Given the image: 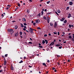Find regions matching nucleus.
<instances>
[{
  "mask_svg": "<svg viewBox=\"0 0 74 74\" xmlns=\"http://www.w3.org/2000/svg\"><path fill=\"white\" fill-rule=\"evenodd\" d=\"M15 36H18V32H17L15 34Z\"/></svg>",
  "mask_w": 74,
  "mask_h": 74,
  "instance_id": "nucleus-11",
  "label": "nucleus"
},
{
  "mask_svg": "<svg viewBox=\"0 0 74 74\" xmlns=\"http://www.w3.org/2000/svg\"><path fill=\"white\" fill-rule=\"evenodd\" d=\"M35 25H36V23H34L33 25H34V26H35Z\"/></svg>",
  "mask_w": 74,
  "mask_h": 74,
  "instance_id": "nucleus-44",
  "label": "nucleus"
},
{
  "mask_svg": "<svg viewBox=\"0 0 74 74\" xmlns=\"http://www.w3.org/2000/svg\"><path fill=\"white\" fill-rule=\"evenodd\" d=\"M68 62H70V60H68Z\"/></svg>",
  "mask_w": 74,
  "mask_h": 74,
  "instance_id": "nucleus-61",
  "label": "nucleus"
},
{
  "mask_svg": "<svg viewBox=\"0 0 74 74\" xmlns=\"http://www.w3.org/2000/svg\"><path fill=\"white\" fill-rule=\"evenodd\" d=\"M56 14H57V15H59V14H58V12H56Z\"/></svg>",
  "mask_w": 74,
  "mask_h": 74,
  "instance_id": "nucleus-41",
  "label": "nucleus"
},
{
  "mask_svg": "<svg viewBox=\"0 0 74 74\" xmlns=\"http://www.w3.org/2000/svg\"><path fill=\"white\" fill-rule=\"evenodd\" d=\"M13 30L12 29H8V31L9 32H12Z\"/></svg>",
  "mask_w": 74,
  "mask_h": 74,
  "instance_id": "nucleus-2",
  "label": "nucleus"
},
{
  "mask_svg": "<svg viewBox=\"0 0 74 74\" xmlns=\"http://www.w3.org/2000/svg\"><path fill=\"white\" fill-rule=\"evenodd\" d=\"M58 13H60V10H58Z\"/></svg>",
  "mask_w": 74,
  "mask_h": 74,
  "instance_id": "nucleus-23",
  "label": "nucleus"
},
{
  "mask_svg": "<svg viewBox=\"0 0 74 74\" xmlns=\"http://www.w3.org/2000/svg\"><path fill=\"white\" fill-rule=\"evenodd\" d=\"M69 38H71V36H69Z\"/></svg>",
  "mask_w": 74,
  "mask_h": 74,
  "instance_id": "nucleus-36",
  "label": "nucleus"
},
{
  "mask_svg": "<svg viewBox=\"0 0 74 74\" xmlns=\"http://www.w3.org/2000/svg\"><path fill=\"white\" fill-rule=\"evenodd\" d=\"M23 21H26V19L25 18H23Z\"/></svg>",
  "mask_w": 74,
  "mask_h": 74,
  "instance_id": "nucleus-19",
  "label": "nucleus"
},
{
  "mask_svg": "<svg viewBox=\"0 0 74 74\" xmlns=\"http://www.w3.org/2000/svg\"><path fill=\"white\" fill-rule=\"evenodd\" d=\"M57 27V24L56 23V22H55L54 24V27Z\"/></svg>",
  "mask_w": 74,
  "mask_h": 74,
  "instance_id": "nucleus-7",
  "label": "nucleus"
},
{
  "mask_svg": "<svg viewBox=\"0 0 74 74\" xmlns=\"http://www.w3.org/2000/svg\"><path fill=\"white\" fill-rule=\"evenodd\" d=\"M27 13L29 14V12H30V11L29 10H27Z\"/></svg>",
  "mask_w": 74,
  "mask_h": 74,
  "instance_id": "nucleus-21",
  "label": "nucleus"
},
{
  "mask_svg": "<svg viewBox=\"0 0 74 74\" xmlns=\"http://www.w3.org/2000/svg\"><path fill=\"white\" fill-rule=\"evenodd\" d=\"M72 41H74V39H72Z\"/></svg>",
  "mask_w": 74,
  "mask_h": 74,
  "instance_id": "nucleus-64",
  "label": "nucleus"
},
{
  "mask_svg": "<svg viewBox=\"0 0 74 74\" xmlns=\"http://www.w3.org/2000/svg\"><path fill=\"white\" fill-rule=\"evenodd\" d=\"M45 12H47V9H45Z\"/></svg>",
  "mask_w": 74,
  "mask_h": 74,
  "instance_id": "nucleus-51",
  "label": "nucleus"
},
{
  "mask_svg": "<svg viewBox=\"0 0 74 74\" xmlns=\"http://www.w3.org/2000/svg\"><path fill=\"white\" fill-rule=\"evenodd\" d=\"M47 62H48V63H49V62H50V61H49V60H48L47 61Z\"/></svg>",
  "mask_w": 74,
  "mask_h": 74,
  "instance_id": "nucleus-45",
  "label": "nucleus"
},
{
  "mask_svg": "<svg viewBox=\"0 0 74 74\" xmlns=\"http://www.w3.org/2000/svg\"><path fill=\"white\" fill-rule=\"evenodd\" d=\"M60 33H59V32H58V36H59V34H60Z\"/></svg>",
  "mask_w": 74,
  "mask_h": 74,
  "instance_id": "nucleus-43",
  "label": "nucleus"
},
{
  "mask_svg": "<svg viewBox=\"0 0 74 74\" xmlns=\"http://www.w3.org/2000/svg\"><path fill=\"white\" fill-rule=\"evenodd\" d=\"M26 57L25 56V57H24V59H26Z\"/></svg>",
  "mask_w": 74,
  "mask_h": 74,
  "instance_id": "nucleus-57",
  "label": "nucleus"
},
{
  "mask_svg": "<svg viewBox=\"0 0 74 74\" xmlns=\"http://www.w3.org/2000/svg\"><path fill=\"white\" fill-rule=\"evenodd\" d=\"M29 44H32L33 43L32 42H28Z\"/></svg>",
  "mask_w": 74,
  "mask_h": 74,
  "instance_id": "nucleus-27",
  "label": "nucleus"
},
{
  "mask_svg": "<svg viewBox=\"0 0 74 74\" xmlns=\"http://www.w3.org/2000/svg\"><path fill=\"white\" fill-rule=\"evenodd\" d=\"M73 38H74V34H73Z\"/></svg>",
  "mask_w": 74,
  "mask_h": 74,
  "instance_id": "nucleus-54",
  "label": "nucleus"
},
{
  "mask_svg": "<svg viewBox=\"0 0 74 74\" xmlns=\"http://www.w3.org/2000/svg\"><path fill=\"white\" fill-rule=\"evenodd\" d=\"M18 29V26H15V29Z\"/></svg>",
  "mask_w": 74,
  "mask_h": 74,
  "instance_id": "nucleus-22",
  "label": "nucleus"
},
{
  "mask_svg": "<svg viewBox=\"0 0 74 74\" xmlns=\"http://www.w3.org/2000/svg\"><path fill=\"white\" fill-rule=\"evenodd\" d=\"M47 15H50V14H51V13H47Z\"/></svg>",
  "mask_w": 74,
  "mask_h": 74,
  "instance_id": "nucleus-26",
  "label": "nucleus"
},
{
  "mask_svg": "<svg viewBox=\"0 0 74 74\" xmlns=\"http://www.w3.org/2000/svg\"><path fill=\"white\" fill-rule=\"evenodd\" d=\"M24 28H25V29H26V26H24Z\"/></svg>",
  "mask_w": 74,
  "mask_h": 74,
  "instance_id": "nucleus-50",
  "label": "nucleus"
},
{
  "mask_svg": "<svg viewBox=\"0 0 74 74\" xmlns=\"http://www.w3.org/2000/svg\"><path fill=\"white\" fill-rule=\"evenodd\" d=\"M55 46L56 47H60L61 46V45L60 44H58V45H55Z\"/></svg>",
  "mask_w": 74,
  "mask_h": 74,
  "instance_id": "nucleus-8",
  "label": "nucleus"
},
{
  "mask_svg": "<svg viewBox=\"0 0 74 74\" xmlns=\"http://www.w3.org/2000/svg\"><path fill=\"white\" fill-rule=\"evenodd\" d=\"M60 56H59V55H58L57 56V57H60Z\"/></svg>",
  "mask_w": 74,
  "mask_h": 74,
  "instance_id": "nucleus-56",
  "label": "nucleus"
},
{
  "mask_svg": "<svg viewBox=\"0 0 74 74\" xmlns=\"http://www.w3.org/2000/svg\"><path fill=\"white\" fill-rule=\"evenodd\" d=\"M40 22V20H37L35 21V22H36V23H39Z\"/></svg>",
  "mask_w": 74,
  "mask_h": 74,
  "instance_id": "nucleus-5",
  "label": "nucleus"
},
{
  "mask_svg": "<svg viewBox=\"0 0 74 74\" xmlns=\"http://www.w3.org/2000/svg\"><path fill=\"white\" fill-rule=\"evenodd\" d=\"M47 22L48 23H49V17H48L47 18Z\"/></svg>",
  "mask_w": 74,
  "mask_h": 74,
  "instance_id": "nucleus-9",
  "label": "nucleus"
},
{
  "mask_svg": "<svg viewBox=\"0 0 74 74\" xmlns=\"http://www.w3.org/2000/svg\"><path fill=\"white\" fill-rule=\"evenodd\" d=\"M62 47H59V49H62Z\"/></svg>",
  "mask_w": 74,
  "mask_h": 74,
  "instance_id": "nucleus-40",
  "label": "nucleus"
},
{
  "mask_svg": "<svg viewBox=\"0 0 74 74\" xmlns=\"http://www.w3.org/2000/svg\"><path fill=\"white\" fill-rule=\"evenodd\" d=\"M42 44H45V41H44V40H43L42 41Z\"/></svg>",
  "mask_w": 74,
  "mask_h": 74,
  "instance_id": "nucleus-17",
  "label": "nucleus"
},
{
  "mask_svg": "<svg viewBox=\"0 0 74 74\" xmlns=\"http://www.w3.org/2000/svg\"><path fill=\"white\" fill-rule=\"evenodd\" d=\"M49 3H50V1H47V4H49Z\"/></svg>",
  "mask_w": 74,
  "mask_h": 74,
  "instance_id": "nucleus-33",
  "label": "nucleus"
},
{
  "mask_svg": "<svg viewBox=\"0 0 74 74\" xmlns=\"http://www.w3.org/2000/svg\"><path fill=\"white\" fill-rule=\"evenodd\" d=\"M54 71L55 72H56V70H54Z\"/></svg>",
  "mask_w": 74,
  "mask_h": 74,
  "instance_id": "nucleus-62",
  "label": "nucleus"
},
{
  "mask_svg": "<svg viewBox=\"0 0 74 74\" xmlns=\"http://www.w3.org/2000/svg\"><path fill=\"white\" fill-rule=\"evenodd\" d=\"M23 30H24L25 31H26V29L25 28H23Z\"/></svg>",
  "mask_w": 74,
  "mask_h": 74,
  "instance_id": "nucleus-49",
  "label": "nucleus"
},
{
  "mask_svg": "<svg viewBox=\"0 0 74 74\" xmlns=\"http://www.w3.org/2000/svg\"><path fill=\"white\" fill-rule=\"evenodd\" d=\"M63 43H66V41H65L63 42Z\"/></svg>",
  "mask_w": 74,
  "mask_h": 74,
  "instance_id": "nucleus-60",
  "label": "nucleus"
},
{
  "mask_svg": "<svg viewBox=\"0 0 74 74\" xmlns=\"http://www.w3.org/2000/svg\"><path fill=\"white\" fill-rule=\"evenodd\" d=\"M45 42H46V44H48V40H45Z\"/></svg>",
  "mask_w": 74,
  "mask_h": 74,
  "instance_id": "nucleus-14",
  "label": "nucleus"
},
{
  "mask_svg": "<svg viewBox=\"0 0 74 74\" xmlns=\"http://www.w3.org/2000/svg\"><path fill=\"white\" fill-rule=\"evenodd\" d=\"M52 69L53 70H55V68L54 67H53Z\"/></svg>",
  "mask_w": 74,
  "mask_h": 74,
  "instance_id": "nucleus-52",
  "label": "nucleus"
},
{
  "mask_svg": "<svg viewBox=\"0 0 74 74\" xmlns=\"http://www.w3.org/2000/svg\"><path fill=\"white\" fill-rule=\"evenodd\" d=\"M9 8H10V7H8L6 8V10H8Z\"/></svg>",
  "mask_w": 74,
  "mask_h": 74,
  "instance_id": "nucleus-47",
  "label": "nucleus"
},
{
  "mask_svg": "<svg viewBox=\"0 0 74 74\" xmlns=\"http://www.w3.org/2000/svg\"><path fill=\"white\" fill-rule=\"evenodd\" d=\"M15 22V21H12V22H13V23Z\"/></svg>",
  "mask_w": 74,
  "mask_h": 74,
  "instance_id": "nucleus-53",
  "label": "nucleus"
},
{
  "mask_svg": "<svg viewBox=\"0 0 74 74\" xmlns=\"http://www.w3.org/2000/svg\"><path fill=\"white\" fill-rule=\"evenodd\" d=\"M55 44V42L54 41H53L50 45H49L50 46H51V45H53Z\"/></svg>",
  "mask_w": 74,
  "mask_h": 74,
  "instance_id": "nucleus-1",
  "label": "nucleus"
},
{
  "mask_svg": "<svg viewBox=\"0 0 74 74\" xmlns=\"http://www.w3.org/2000/svg\"><path fill=\"white\" fill-rule=\"evenodd\" d=\"M73 2L71 1L69 3V4L70 5H73Z\"/></svg>",
  "mask_w": 74,
  "mask_h": 74,
  "instance_id": "nucleus-6",
  "label": "nucleus"
},
{
  "mask_svg": "<svg viewBox=\"0 0 74 74\" xmlns=\"http://www.w3.org/2000/svg\"><path fill=\"white\" fill-rule=\"evenodd\" d=\"M61 21H62V22H63L64 20V18H62V19L60 20Z\"/></svg>",
  "mask_w": 74,
  "mask_h": 74,
  "instance_id": "nucleus-15",
  "label": "nucleus"
},
{
  "mask_svg": "<svg viewBox=\"0 0 74 74\" xmlns=\"http://www.w3.org/2000/svg\"><path fill=\"white\" fill-rule=\"evenodd\" d=\"M53 34H57V33L54 32Z\"/></svg>",
  "mask_w": 74,
  "mask_h": 74,
  "instance_id": "nucleus-38",
  "label": "nucleus"
},
{
  "mask_svg": "<svg viewBox=\"0 0 74 74\" xmlns=\"http://www.w3.org/2000/svg\"><path fill=\"white\" fill-rule=\"evenodd\" d=\"M43 18L44 19H45V20H47V17H46L44 16L43 17Z\"/></svg>",
  "mask_w": 74,
  "mask_h": 74,
  "instance_id": "nucleus-13",
  "label": "nucleus"
},
{
  "mask_svg": "<svg viewBox=\"0 0 74 74\" xmlns=\"http://www.w3.org/2000/svg\"><path fill=\"white\" fill-rule=\"evenodd\" d=\"M37 29H41V28H40V27H38L37 28Z\"/></svg>",
  "mask_w": 74,
  "mask_h": 74,
  "instance_id": "nucleus-35",
  "label": "nucleus"
},
{
  "mask_svg": "<svg viewBox=\"0 0 74 74\" xmlns=\"http://www.w3.org/2000/svg\"><path fill=\"white\" fill-rule=\"evenodd\" d=\"M19 63H23V61L21 60V62H19Z\"/></svg>",
  "mask_w": 74,
  "mask_h": 74,
  "instance_id": "nucleus-32",
  "label": "nucleus"
},
{
  "mask_svg": "<svg viewBox=\"0 0 74 74\" xmlns=\"http://www.w3.org/2000/svg\"><path fill=\"white\" fill-rule=\"evenodd\" d=\"M20 34L21 36H22V33L21 32H20Z\"/></svg>",
  "mask_w": 74,
  "mask_h": 74,
  "instance_id": "nucleus-31",
  "label": "nucleus"
},
{
  "mask_svg": "<svg viewBox=\"0 0 74 74\" xmlns=\"http://www.w3.org/2000/svg\"><path fill=\"white\" fill-rule=\"evenodd\" d=\"M21 27H24V26H23V24L22 23H21Z\"/></svg>",
  "mask_w": 74,
  "mask_h": 74,
  "instance_id": "nucleus-12",
  "label": "nucleus"
},
{
  "mask_svg": "<svg viewBox=\"0 0 74 74\" xmlns=\"http://www.w3.org/2000/svg\"><path fill=\"white\" fill-rule=\"evenodd\" d=\"M8 55V54H5V57H7V56Z\"/></svg>",
  "mask_w": 74,
  "mask_h": 74,
  "instance_id": "nucleus-42",
  "label": "nucleus"
},
{
  "mask_svg": "<svg viewBox=\"0 0 74 74\" xmlns=\"http://www.w3.org/2000/svg\"><path fill=\"white\" fill-rule=\"evenodd\" d=\"M41 13H42L41 15H43V14H44V12L43 11H42Z\"/></svg>",
  "mask_w": 74,
  "mask_h": 74,
  "instance_id": "nucleus-28",
  "label": "nucleus"
},
{
  "mask_svg": "<svg viewBox=\"0 0 74 74\" xmlns=\"http://www.w3.org/2000/svg\"><path fill=\"white\" fill-rule=\"evenodd\" d=\"M2 16H4V15H3V14H2Z\"/></svg>",
  "mask_w": 74,
  "mask_h": 74,
  "instance_id": "nucleus-58",
  "label": "nucleus"
},
{
  "mask_svg": "<svg viewBox=\"0 0 74 74\" xmlns=\"http://www.w3.org/2000/svg\"><path fill=\"white\" fill-rule=\"evenodd\" d=\"M69 27L70 28H71V25H69Z\"/></svg>",
  "mask_w": 74,
  "mask_h": 74,
  "instance_id": "nucleus-29",
  "label": "nucleus"
},
{
  "mask_svg": "<svg viewBox=\"0 0 74 74\" xmlns=\"http://www.w3.org/2000/svg\"><path fill=\"white\" fill-rule=\"evenodd\" d=\"M59 41H61V40L59 39Z\"/></svg>",
  "mask_w": 74,
  "mask_h": 74,
  "instance_id": "nucleus-63",
  "label": "nucleus"
},
{
  "mask_svg": "<svg viewBox=\"0 0 74 74\" xmlns=\"http://www.w3.org/2000/svg\"><path fill=\"white\" fill-rule=\"evenodd\" d=\"M29 30L31 31V33H33V30L31 28H29Z\"/></svg>",
  "mask_w": 74,
  "mask_h": 74,
  "instance_id": "nucleus-4",
  "label": "nucleus"
},
{
  "mask_svg": "<svg viewBox=\"0 0 74 74\" xmlns=\"http://www.w3.org/2000/svg\"><path fill=\"white\" fill-rule=\"evenodd\" d=\"M70 17H71V14H68V16L67 17L68 18H70Z\"/></svg>",
  "mask_w": 74,
  "mask_h": 74,
  "instance_id": "nucleus-3",
  "label": "nucleus"
},
{
  "mask_svg": "<svg viewBox=\"0 0 74 74\" xmlns=\"http://www.w3.org/2000/svg\"><path fill=\"white\" fill-rule=\"evenodd\" d=\"M6 64V61H5L4 63V65H5Z\"/></svg>",
  "mask_w": 74,
  "mask_h": 74,
  "instance_id": "nucleus-30",
  "label": "nucleus"
},
{
  "mask_svg": "<svg viewBox=\"0 0 74 74\" xmlns=\"http://www.w3.org/2000/svg\"><path fill=\"white\" fill-rule=\"evenodd\" d=\"M23 24L24 25V26H27V24H26V23H23Z\"/></svg>",
  "mask_w": 74,
  "mask_h": 74,
  "instance_id": "nucleus-24",
  "label": "nucleus"
},
{
  "mask_svg": "<svg viewBox=\"0 0 74 74\" xmlns=\"http://www.w3.org/2000/svg\"><path fill=\"white\" fill-rule=\"evenodd\" d=\"M42 64L43 66H45L46 67H47V65H46V64H45V63H43Z\"/></svg>",
  "mask_w": 74,
  "mask_h": 74,
  "instance_id": "nucleus-16",
  "label": "nucleus"
},
{
  "mask_svg": "<svg viewBox=\"0 0 74 74\" xmlns=\"http://www.w3.org/2000/svg\"><path fill=\"white\" fill-rule=\"evenodd\" d=\"M11 69L12 70H14V68L12 67V66L11 67Z\"/></svg>",
  "mask_w": 74,
  "mask_h": 74,
  "instance_id": "nucleus-10",
  "label": "nucleus"
},
{
  "mask_svg": "<svg viewBox=\"0 0 74 74\" xmlns=\"http://www.w3.org/2000/svg\"><path fill=\"white\" fill-rule=\"evenodd\" d=\"M39 47H40V48H42L43 47L41 46H39Z\"/></svg>",
  "mask_w": 74,
  "mask_h": 74,
  "instance_id": "nucleus-25",
  "label": "nucleus"
},
{
  "mask_svg": "<svg viewBox=\"0 0 74 74\" xmlns=\"http://www.w3.org/2000/svg\"><path fill=\"white\" fill-rule=\"evenodd\" d=\"M38 16H41V14L40 13H39L38 14Z\"/></svg>",
  "mask_w": 74,
  "mask_h": 74,
  "instance_id": "nucleus-37",
  "label": "nucleus"
},
{
  "mask_svg": "<svg viewBox=\"0 0 74 74\" xmlns=\"http://www.w3.org/2000/svg\"><path fill=\"white\" fill-rule=\"evenodd\" d=\"M18 7H20V4L19 3H18Z\"/></svg>",
  "mask_w": 74,
  "mask_h": 74,
  "instance_id": "nucleus-39",
  "label": "nucleus"
},
{
  "mask_svg": "<svg viewBox=\"0 0 74 74\" xmlns=\"http://www.w3.org/2000/svg\"><path fill=\"white\" fill-rule=\"evenodd\" d=\"M30 40H31V41H32V39L31 38H30Z\"/></svg>",
  "mask_w": 74,
  "mask_h": 74,
  "instance_id": "nucleus-59",
  "label": "nucleus"
},
{
  "mask_svg": "<svg viewBox=\"0 0 74 74\" xmlns=\"http://www.w3.org/2000/svg\"><path fill=\"white\" fill-rule=\"evenodd\" d=\"M50 25L51 26H53V24L52 23H50Z\"/></svg>",
  "mask_w": 74,
  "mask_h": 74,
  "instance_id": "nucleus-20",
  "label": "nucleus"
},
{
  "mask_svg": "<svg viewBox=\"0 0 74 74\" xmlns=\"http://www.w3.org/2000/svg\"><path fill=\"white\" fill-rule=\"evenodd\" d=\"M44 36L45 37H47V34H45L44 35Z\"/></svg>",
  "mask_w": 74,
  "mask_h": 74,
  "instance_id": "nucleus-46",
  "label": "nucleus"
},
{
  "mask_svg": "<svg viewBox=\"0 0 74 74\" xmlns=\"http://www.w3.org/2000/svg\"><path fill=\"white\" fill-rule=\"evenodd\" d=\"M64 23H67V20H64Z\"/></svg>",
  "mask_w": 74,
  "mask_h": 74,
  "instance_id": "nucleus-18",
  "label": "nucleus"
},
{
  "mask_svg": "<svg viewBox=\"0 0 74 74\" xmlns=\"http://www.w3.org/2000/svg\"><path fill=\"white\" fill-rule=\"evenodd\" d=\"M18 9V8H16L15 10V11H16V10Z\"/></svg>",
  "mask_w": 74,
  "mask_h": 74,
  "instance_id": "nucleus-34",
  "label": "nucleus"
},
{
  "mask_svg": "<svg viewBox=\"0 0 74 74\" xmlns=\"http://www.w3.org/2000/svg\"><path fill=\"white\" fill-rule=\"evenodd\" d=\"M67 10H69V7H67Z\"/></svg>",
  "mask_w": 74,
  "mask_h": 74,
  "instance_id": "nucleus-48",
  "label": "nucleus"
},
{
  "mask_svg": "<svg viewBox=\"0 0 74 74\" xmlns=\"http://www.w3.org/2000/svg\"><path fill=\"white\" fill-rule=\"evenodd\" d=\"M49 36H51V34H49Z\"/></svg>",
  "mask_w": 74,
  "mask_h": 74,
  "instance_id": "nucleus-55",
  "label": "nucleus"
}]
</instances>
